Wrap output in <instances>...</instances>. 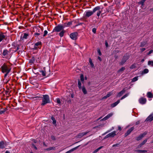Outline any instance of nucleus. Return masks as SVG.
<instances>
[{
	"mask_svg": "<svg viewBox=\"0 0 153 153\" xmlns=\"http://www.w3.org/2000/svg\"><path fill=\"white\" fill-rule=\"evenodd\" d=\"M100 7L99 6H97L94 7L93 10H88L85 12V17L88 18L92 15L93 13L96 11L97 12V15L98 17H99L102 12V10H100Z\"/></svg>",
	"mask_w": 153,
	"mask_h": 153,
	"instance_id": "nucleus-1",
	"label": "nucleus"
},
{
	"mask_svg": "<svg viewBox=\"0 0 153 153\" xmlns=\"http://www.w3.org/2000/svg\"><path fill=\"white\" fill-rule=\"evenodd\" d=\"M0 69L3 73H5V74H4V78H6L7 74L10 71L11 68L10 66L4 63L1 66Z\"/></svg>",
	"mask_w": 153,
	"mask_h": 153,
	"instance_id": "nucleus-2",
	"label": "nucleus"
},
{
	"mask_svg": "<svg viewBox=\"0 0 153 153\" xmlns=\"http://www.w3.org/2000/svg\"><path fill=\"white\" fill-rule=\"evenodd\" d=\"M50 102L49 96L48 95H43L41 105L44 106L47 103Z\"/></svg>",
	"mask_w": 153,
	"mask_h": 153,
	"instance_id": "nucleus-3",
	"label": "nucleus"
},
{
	"mask_svg": "<svg viewBox=\"0 0 153 153\" xmlns=\"http://www.w3.org/2000/svg\"><path fill=\"white\" fill-rule=\"evenodd\" d=\"M64 27L60 25H58L56 26L53 30V31L59 32L61 31L62 30H63Z\"/></svg>",
	"mask_w": 153,
	"mask_h": 153,
	"instance_id": "nucleus-4",
	"label": "nucleus"
},
{
	"mask_svg": "<svg viewBox=\"0 0 153 153\" xmlns=\"http://www.w3.org/2000/svg\"><path fill=\"white\" fill-rule=\"evenodd\" d=\"M78 33L77 32H74L71 33L70 35V38L73 40H76L77 39Z\"/></svg>",
	"mask_w": 153,
	"mask_h": 153,
	"instance_id": "nucleus-5",
	"label": "nucleus"
},
{
	"mask_svg": "<svg viewBox=\"0 0 153 153\" xmlns=\"http://www.w3.org/2000/svg\"><path fill=\"white\" fill-rule=\"evenodd\" d=\"M128 56H123L121 62H120V64L122 65L124 64L126 62V60L128 59Z\"/></svg>",
	"mask_w": 153,
	"mask_h": 153,
	"instance_id": "nucleus-6",
	"label": "nucleus"
},
{
	"mask_svg": "<svg viewBox=\"0 0 153 153\" xmlns=\"http://www.w3.org/2000/svg\"><path fill=\"white\" fill-rule=\"evenodd\" d=\"M139 103L141 104H145L146 102V98L142 97H141L139 100Z\"/></svg>",
	"mask_w": 153,
	"mask_h": 153,
	"instance_id": "nucleus-7",
	"label": "nucleus"
},
{
	"mask_svg": "<svg viewBox=\"0 0 153 153\" xmlns=\"http://www.w3.org/2000/svg\"><path fill=\"white\" fill-rule=\"evenodd\" d=\"M7 39L6 36L4 33H0V42L4 39Z\"/></svg>",
	"mask_w": 153,
	"mask_h": 153,
	"instance_id": "nucleus-8",
	"label": "nucleus"
},
{
	"mask_svg": "<svg viewBox=\"0 0 153 153\" xmlns=\"http://www.w3.org/2000/svg\"><path fill=\"white\" fill-rule=\"evenodd\" d=\"M153 120V114H150L146 119L145 121L151 122Z\"/></svg>",
	"mask_w": 153,
	"mask_h": 153,
	"instance_id": "nucleus-9",
	"label": "nucleus"
},
{
	"mask_svg": "<svg viewBox=\"0 0 153 153\" xmlns=\"http://www.w3.org/2000/svg\"><path fill=\"white\" fill-rule=\"evenodd\" d=\"M146 133H144L143 134H141L139 136L137 137L136 138V140L137 141H139L141 140L143 137L146 134Z\"/></svg>",
	"mask_w": 153,
	"mask_h": 153,
	"instance_id": "nucleus-10",
	"label": "nucleus"
},
{
	"mask_svg": "<svg viewBox=\"0 0 153 153\" xmlns=\"http://www.w3.org/2000/svg\"><path fill=\"white\" fill-rule=\"evenodd\" d=\"M113 115V114L112 113H110L108 114L107 116L105 117L104 118L102 119L101 120H105L108 119L109 118L111 117Z\"/></svg>",
	"mask_w": 153,
	"mask_h": 153,
	"instance_id": "nucleus-11",
	"label": "nucleus"
},
{
	"mask_svg": "<svg viewBox=\"0 0 153 153\" xmlns=\"http://www.w3.org/2000/svg\"><path fill=\"white\" fill-rule=\"evenodd\" d=\"M134 129V127H132L128 130L127 132L125 133V137L130 134L131 132Z\"/></svg>",
	"mask_w": 153,
	"mask_h": 153,
	"instance_id": "nucleus-12",
	"label": "nucleus"
},
{
	"mask_svg": "<svg viewBox=\"0 0 153 153\" xmlns=\"http://www.w3.org/2000/svg\"><path fill=\"white\" fill-rule=\"evenodd\" d=\"M42 45V43L40 42H37V43H35V44L34 45V48L35 49H37L38 48H39V47H37V46H38L39 45Z\"/></svg>",
	"mask_w": 153,
	"mask_h": 153,
	"instance_id": "nucleus-13",
	"label": "nucleus"
},
{
	"mask_svg": "<svg viewBox=\"0 0 153 153\" xmlns=\"http://www.w3.org/2000/svg\"><path fill=\"white\" fill-rule=\"evenodd\" d=\"M126 91V90L123 89L122 91L120 92L117 95V97H120Z\"/></svg>",
	"mask_w": 153,
	"mask_h": 153,
	"instance_id": "nucleus-14",
	"label": "nucleus"
},
{
	"mask_svg": "<svg viewBox=\"0 0 153 153\" xmlns=\"http://www.w3.org/2000/svg\"><path fill=\"white\" fill-rule=\"evenodd\" d=\"M120 102V100H118L117 102L111 104V108H114Z\"/></svg>",
	"mask_w": 153,
	"mask_h": 153,
	"instance_id": "nucleus-15",
	"label": "nucleus"
},
{
	"mask_svg": "<svg viewBox=\"0 0 153 153\" xmlns=\"http://www.w3.org/2000/svg\"><path fill=\"white\" fill-rule=\"evenodd\" d=\"M5 144L3 141L0 142V148L3 149L5 148Z\"/></svg>",
	"mask_w": 153,
	"mask_h": 153,
	"instance_id": "nucleus-16",
	"label": "nucleus"
},
{
	"mask_svg": "<svg viewBox=\"0 0 153 153\" xmlns=\"http://www.w3.org/2000/svg\"><path fill=\"white\" fill-rule=\"evenodd\" d=\"M79 146H76L75 148H74L71 149L69 150V151L66 152L65 153H70L71 152H72L74 151L75 150H76V149H77Z\"/></svg>",
	"mask_w": 153,
	"mask_h": 153,
	"instance_id": "nucleus-17",
	"label": "nucleus"
},
{
	"mask_svg": "<svg viewBox=\"0 0 153 153\" xmlns=\"http://www.w3.org/2000/svg\"><path fill=\"white\" fill-rule=\"evenodd\" d=\"M147 96L149 98H152L153 97V94L150 92H149L147 93Z\"/></svg>",
	"mask_w": 153,
	"mask_h": 153,
	"instance_id": "nucleus-18",
	"label": "nucleus"
},
{
	"mask_svg": "<svg viewBox=\"0 0 153 153\" xmlns=\"http://www.w3.org/2000/svg\"><path fill=\"white\" fill-rule=\"evenodd\" d=\"M40 33L36 32L34 33V36L35 37H38L40 35L42 34V30H40Z\"/></svg>",
	"mask_w": 153,
	"mask_h": 153,
	"instance_id": "nucleus-19",
	"label": "nucleus"
},
{
	"mask_svg": "<svg viewBox=\"0 0 153 153\" xmlns=\"http://www.w3.org/2000/svg\"><path fill=\"white\" fill-rule=\"evenodd\" d=\"M8 53V52L7 50H4L2 53V55L4 56H7Z\"/></svg>",
	"mask_w": 153,
	"mask_h": 153,
	"instance_id": "nucleus-20",
	"label": "nucleus"
},
{
	"mask_svg": "<svg viewBox=\"0 0 153 153\" xmlns=\"http://www.w3.org/2000/svg\"><path fill=\"white\" fill-rule=\"evenodd\" d=\"M51 119L53 121V123L54 125L55 126H56V120L54 117H51Z\"/></svg>",
	"mask_w": 153,
	"mask_h": 153,
	"instance_id": "nucleus-21",
	"label": "nucleus"
},
{
	"mask_svg": "<svg viewBox=\"0 0 153 153\" xmlns=\"http://www.w3.org/2000/svg\"><path fill=\"white\" fill-rule=\"evenodd\" d=\"M81 89H82V91L84 94H87V91L84 85L82 86V88Z\"/></svg>",
	"mask_w": 153,
	"mask_h": 153,
	"instance_id": "nucleus-22",
	"label": "nucleus"
},
{
	"mask_svg": "<svg viewBox=\"0 0 153 153\" xmlns=\"http://www.w3.org/2000/svg\"><path fill=\"white\" fill-rule=\"evenodd\" d=\"M116 131H114L109 133L110 137H113L114 136H115L116 135Z\"/></svg>",
	"mask_w": 153,
	"mask_h": 153,
	"instance_id": "nucleus-23",
	"label": "nucleus"
},
{
	"mask_svg": "<svg viewBox=\"0 0 153 153\" xmlns=\"http://www.w3.org/2000/svg\"><path fill=\"white\" fill-rule=\"evenodd\" d=\"M149 71V70L148 69L145 68L142 71L141 74H144L147 73H148Z\"/></svg>",
	"mask_w": 153,
	"mask_h": 153,
	"instance_id": "nucleus-24",
	"label": "nucleus"
},
{
	"mask_svg": "<svg viewBox=\"0 0 153 153\" xmlns=\"http://www.w3.org/2000/svg\"><path fill=\"white\" fill-rule=\"evenodd\" d=\"M65 32V31L64 30H63L59 33V36L61 37L63 36L64 35V33Z\"/></svg>",
	"mask_w": 153,
	"mask_h": 153,
	"instance_id": "nucleus-25",
	"label": "nucleus"
},
{
	"mask_svg": "<svg viewBox=\"0 0 153 153\" xmlns=\"http://www.w3.org/2000/svg\"><path fill=\"white\" fill-rule=\"evenodd\" d=\"M136 151L138 152L139 153H145L147 152V151L146 150H138Z\"/></svg>",
	"mask_w": 153,
	"mask_h": 153,
	"instance_id": "nucleus-26",
	"label": "nucleus"
},
{
	"mask_svg": "<svg viewBox=\"0 0 153 153\" xmlns=\"http://www.w3.org/2000/svg\"><path fill=\"white\" fill-rule=\"evenodd\" d=\"M55 149H56V148L55 147H51L48 148L47 149H46V150L47 151H49L52 150H55Z\"/></svg>",
	"mask_w": 153,
	"mask_h": 153,
	"instance_id": "nucleus-27",
	"label": "nucleus"
},
{
	"mask_svg": "<svg viewBox=\"0 0 153 153\" xmlns=\"http://www.w3.org/2000/svg\"><path fill=\"white\" fill-rule=\"evenodd\" d=\"M78 87L80 89L82 88L81 83L80 80L79 79L78 80Z\"/></svg>",
	"mask_w": 153,
	"mask_h": 153,
	"instance_id": "nucleus-28",
	"label": "nucleus"
},
{
	"mask_svg": "<svg viewBox=\"0 0 153 153\" xmlns=\"http://www.w3.org/2000/svg\"><path fill=\"white\" fill-rule=\"evenodd\" d=\"M89 62L90 63V65H91V67L92 68H93L94 67V65L92 62L91 59L90 58L89 59Z\"/></svg>",
	"mask_w": 153,
	"mask_h": 153,
	"instance_id": "nucleus-29",
	"label": "nucleus"
},
{
	"mask_svg": "<svg viewBox=\"0 0 153 153\" xmlns=\"http://www.w3.org/2000/svg\"><path fill=\"white\" fill-rule=\"evenodd\" d=\"M29 35L28 33H24V35L23 36V39H26L27 38V37Z\"/></svg>",
	"mask_w": 153,
	"mask_h": 153,
	"instance_id": "nucleus-30",
	"label": "nucleus"
},
{
	"mask_svg": "<svg viewBox=\"0 0 153 153\" xmlns=\"http://www.w3.org/2000/svg\"><path fill=\"white\" fill-rule=\"evenodd\" d=\"M40 72L42 73L43 76H45L46 75V71L45 70L41 71Z\"/></svg>",
	"mask_w": 153,
	"mask_h": 153,
	"instance_id": "nucleus-31",
	"label": "nucleus"
},
{
	"mask_svg": "<svg viewBox=\"0 0 153 153\" xmlns=\"http://www.w3.org/2000/svg\"><path fill=\"white\" fill-rule=\"evenodd\" d=\"M148 65H149L153 66V61H149L148 62Z\"/></svg>",
	"mask_w": 153,
	"mask_h": 153,
	"instance_id": "nucleus-32",
	"label": "nucleus"
},
{
	"mask_svg": "<svg viewBox=\"0 0 153 153\" xmlns=\"http://www.w3.org/2000/svg\"><path fill=\"white\" fill-rule=\"evenodd\" d=\"M72 24V22H68L67 23H65V26H68L71 25Z\"/></svg>",
	"mask_w": 153,
	"mask_h": 153,
	"instance_id": "nucleus-33",
	"label": "nucleus"
},
{
	"mask_svg": "<svg viewBox=\"0 0 153 153\" xmlns=\"http://www.w3.org/2000/svg\"><path fill=\"white\" fill-rule=\"evenodd\" d=\"M83 136V134L82 132L79 133L78 136V138H81Z\"/></svg>",
	"mask_w": 153,
	"mask_h": 153,
	"instance_id": "nucleus-34",
	"label": "nucleus"
},
{
	"mask_svg": "<svg viewBox=\"0 0 153 153\" xmlns=\"http://www.w3.org/2000/svg\"><path fill=\"white\" fill-rule=\"evenodd\" d=\"M125 68L124 67H122L120 69V70L118 71V72H120L123 71H124L125 70Z\"/></svg>",
	"mask_w": 153,
	"mask_h": 153,
	"instance_id": "nucleus-35",
	"label": "nucleus"
},
{
	"mask_svg": "<svg viewBox=\"0 0 153 153\" xmlns=\"http://www.w3.org/2000/svg\"><path fill=\"white\" fill-rule=\"evenodd\" d=\"M138 79V77H135L133 78L132 79V82H134L137 81Z\"/></svg>",
	"mask_w": 153,
	"mask_h": 153,
	"instance_id": "nucleus-36",
	"label": "nucleus"
},
{
	"mask_svg": "<svg viewBox=\"0 0 153 153\" xmlns=\"http://www.w3.org/2000/svg\"><path fill=\"white\" fill-rule=\"evenodd\" d=\"M136 67V64H134L132 65L130 67V69H132L135 68Z\"/></svg>",
	"mask_w": 153,
	"mask_h": 153,
	"instance_id": "nucleus-37",
	"label": "nucleus"
},
{
	"mask_svg": "<svg viewBox=\"0 0 153 153\" xmlns=\"http://www.w3.org/2000/svg\"><path fill=\"white\" fill-rule=\"evenodd\" d=\"M80 79L82 82H83L84 80V76L83 74H81L80 75Z\"/></svg>",
	"mask_w": 153,
	"mask_h": 153,
	"instance_id": "nucleus-38",
	"label": "nucleus"
},
{
	"mask_svg": "<svg viewBox=\"0 0 153 153\" xmlns=\"http://www.w3.org/2000/svg\"><path fill=\"white\" fill-rule=\"evenodd\" d=\"M48 32L47 30H45V31L44 32V34L43 35V37L45 36H46V35H47V34H48Z\"/></svg>",
	"mask_w": 153,
	"mask_h": 153,
	"instance_id": "nucleus-39",
	"label": "nucleus"
},
{
	"mask_svg": "<svg viewBox=\"0 0 153 153\" xmlns=\"http://www.w3.org/2000/svg\"><path fill=\"white\" fill-rule=\"evenodd\" d=\"M112 93H111V92H110L109 93H108L106 96L108 97L112 95Z\"/></svg>",
	"mask_w": 153,
	"mask_h": 153,
	"instance_id": "nucleus-40",
	"label": "nucleus"
},
{
	"mask_svg": "<svg viewBox=\"0 0 153 153\" xmlns=\"http://www.w3.org/2000/svg\"><path fill=\"white\" fill-rule=\"evenodd\" d=\"M56 102L58 104H60L61 103L60 100L59 98H57L56 100Z\"/></svg>",
	"mask_w": 153,
	"mask_h": 153,
	"instance_id": "nucleus-41",
	"label": "nucleus"
},
{
	"mask_svg": "<svg viewBox=\"0 0 153 153\" xmlns=\"http://www.w3.org/2000/svg\"><path fill=\"white\" fill-rule=\"evenodd\" d=\"M6 109H4L3 110L1 111H0V114H1L4 113L6 111Z\"/></svg>",
	"mask_w": 153,
	"mask_h": 153,
	"instance_id": "nucleus-42",
	"label": "nucleus"
},
{
	"mask_svg": "<svg viewBox=\"0 0 153 153\" xmlns=\"http://www.w3.org/2000/svg\"><path fill=\"white\" fill-rule=\"evenodd\" d=\"M147 141V140L146 139V140H144V141H143V142L141 143L143 145Z\"/></svg>",
	"mask_w": 153,
	"mask_h": 153,
	"instance_id": "nucleus-43",
	"label": "nucleus"
},
{
	"mask_svg": "<svg viewBox=\"0 0 153 153\" xmlns=\"http://www.w3.org/2000/svg\"><path fill=\"white\" fill-rule=\"evenodd\" d=\"M92 30L93 32L94 33H96V29L95 28H93Z\"/></svg>",
	"mask_w": 153,
	"mask_h": 153,
	"instance_id": "nucleus-44",
	"label": "nucleus"
},
{
	"mask_svg": "<svg viewBox=\"0 0 153 153\" xmlns=\"http://www.w3.org/2000/svg\"><path fill=\"white\" fill-rule=\"evenodd\" d=\"M32 146L33 148H34L36 150L37 149V148L36 147V146L33 144L32 145Z\"/></svg>",
	"mask_w": 153,
	"mask_h": 153,
	"instance_id": "nucleus-45",
	"label": "nucleus"
},
{
	"mask_svg": "<svg viewBox=\"0 0 153 153\" xmlns=\"http://www.w3.org/2000/svg\"><path fill=\"white\" fill-rule=\"evenodd\" d=\"M51 138L53 140H56L55 137L53 135L51 136Z\"/></svg>",
	"mask_w": 153,
	"mask_h": 153,
	"instance_id": "nucleus-46",
	"label": "nucleus"
},
{
	"mask_svg": "<svg viewBox=\"0 0 153 153\" xmlns=\"http://www.w3.org/2000/svg\"><path fill=\"white\" fill-rule=\"evenodd\" d=\"M97 52L100 56L101 55V53L100 49H98L97 50Z\"/></svg>",
	"mask_w": 153,
	"mask_h": 153,
	"instance_id": "nucleus-47",
	"label": "nucleus"
},
{
	"mask_svg": "<svg viewBox=\"0 0 153 153\" xmlns=\"http://www.w3.org/2000/svg\"><path fill=\"white\" fill-rule=\"evenodd\" d=\"M146 50V49L145 48H141L140 49V51H141V52H143V51H144L145 50Z\"/></svg>",
	"mask_w": 153,
	"mask_h": 153,
	"instance_id": "nucleus-48",
	"label": "nucleus"
},
{
	"mask_svg": "<svg viewBox=\"0 0 153 153\" xmlns=\"http://www.w3.org/2000/svg\"><path fill=\"white\" fill-rule=\"evenodd\" d=\"M119 144H116L113 145L112 146V147H114L115 146H119Z\"/></svg>",
	"mask_w": 153,
	"mask_h": 153,
	"instance_id": "nucleus-49",
	"label": "nucleus"
},
{
	"mask_svg": "<svg viewBox=\"0 0 153 153\" xmlns=\"http://www.w3.org/2000/svg\"><path fill=\"white\" fill-rule=\"evenodd\" d=\"M143 145L141 143L139 145H138V148H140V147H141Z\"/></svg>",
	"mask_w": 153,
	"mask_h": 153,
	"instance_id": "nucleus-50",
	"label": "nucleus"
},
{
	"mask_svg": "<svg viewBox=\"0 0 153 153\" xmlns=\"http://www.w3.org/2000/svg\"><path fill=\"white\" fill-rule=\"evenodd\" d=\"M100 128V126H97L93 128V129H95L96 128Z\"/></svg>",
	"mask_w": 153,
	"mask_h": 153,
	"instance_id": "nucleus-51",
	"label": "nucleus"
},
{
	"mask_svg": "<svg viewBox=\"0 0 153 153\" xmlns=\"http://www.w3.org/2000/svg\"><path fill=\"white\" fill-rule=\"evenodd\" d=\"M99 151V150L98 149H96L93 152L94 153H96V152H97Z\"/></svg>",
	"mask_w": 153,
	"mask_h": 153,
	"instance_id": "nucleus-52",
	"label": "nucleus"
},
{
	"mask_svg": "<svg viewBox=\"0 0 153 153\" xmlns=\"http://www.w3.org/2000/svg\"><path fill=\"white\" fill-rule=\"evenodd\" d=\"M89 132L88 131V132H82L83 133V136Z\"/></svg>",
	"mask_w": 153,
	"mask_h": 153,
	"instance_id": "nucleus-53",
	"label": "nucleus"
},
{
	"mask_svg": "<svg viewBox=\"0 0 153 153\" xmlns=\"http://www.w3.org/2000/svg\"><path fill=\"white\" fill-rule=\"evenodd\" d=\"M153 52V50H151L148 53V55H149L150 54H151L152 53V52Z\"/></svg>",
	"mask_w": 153,
	"mask_h": 153,
	"instance_id": "nucleus-54",
	"label": "nucleus"
},
{
	"mask_svg": "<svg viewBox=\"0 0 153 153\" xmlns=\"http://www.w3.org/2000/svg\"><path fill=\"white\" fill-rule=\"evenodd\" d=\"M140 123V121H138L137 122H136L135 123V124L136 125H138V124H139Z\"/></svg>",
	"mask_w": 153,
	"mask_h": 153,
	"instance_id": "nucleus-55",
	"label": "nucleus"
},
{
	"mask_svg": "<svg viewBox=\"0 0 153 153\" xmlns=\"http://www.w3.org/2000/svg\"><path fill=\"white\" fill-rule=\"evenodd\" d=\"M110 137V135H109V134H108L105 136V138H108V137Z\"/></svg>",
	"mask_w": 153,
	"mask_h": 153,
	"instance_id": "nucleus-56",
	"label": "nucleus"
},
{
	"mask_svg": "<svg viewBox=\"0 0 153 153\" xmlns=\"http://www.w3.org/2000/svg\"><path fill=\"white\" fill-rule=\"evenodd\" d=\"M146 0H142V1H141V4H143L144 2L146 1Z\"/></svg>",
	"mask_w": 153,
	"mask_h": 153,
	"instance_id": "nucleus-57",
	"label": "nucleus"
},
{
	"mask_svg": "<svg viewBox=\"0 0 153 153\" xmlns=\"http://www.w3.org/2000/svg\"><path fill=\"white\" fill-rule=\"evenodd\" d=\"M107 98H108V97H107V96H105L102 97V99H105Z\"/></svg>",
	"mask_w": 153,
	"mask_h": 153,
	"instance_id": "nucleus-58",
	"label": "nucleus"
},
{
	"mask_svg": "<svg viewBox=\"0 0 153 153\" xmlns=\"http://www.w3.org/2000/svg\"><path fill=\"white\" fill-rule=\"evenodd\" d=\"M98 59L100 61H102L101 58L100 57V56H98Z\"/></svg>",
	"mask_w": 153,
	"mask_h": 153,
	"instance_id": "nucleus-59",
	"label": "nucleus"
},
{
	"mask_svg": "<svg viewBox=\"0 0 153 153\" xmlns=\"http://www.w3.org/2000/svg\"><path fill=\"white\" fill-rule=\"evenodd\" d=\"M128 95V94H126L124 95L123 96L124 98H125L126 97H127Z\"/></svg>",
	"mask_w": 153,
	"mask_h": 153,
	"instance_id": "nucleus-60",
	"label": "nucleus"
},
{
	"mask_svg": "<svg viewBox=\"0 0 153 153\" xmlns=\"http://www.w3.org/2000/svg\"><path fill=\"white\" fill-rule=\"evenodd\" d=\"M128 95V94H126L124 95L123 96L124 98H125L126 97H127Z\"/></svg>",
	"mask_w": 153,
	"mask_h": 153,
	"instance_id": "nucleus-61",
	"label": "nucleus"
},
{
	"mask_svg": "<svg viewBox=\"0 0 153 153\" xmlns=\"http://www.w3.org/2000/svg\"><path fill=\"white\" fill-rule=\"evenodd\" d=\"M128 95V94H126L124 95L123 96L124 98H125L126 97H127Z\"/></svg>",
	"mask_w": 153,
	"mask_h": 153,
	"instance_id": "nucleus-62",
	"label": "nucleus"
},
{
	"mask_svg": "<svg viewBox=\"0 0 153 153\" xmlns=\"http://www.w3.org/2000/svg\"><path fill=\"white\" fill-rule=\"evenodd\" d=\"M118 129L120 131L121 130V127H120V126H118Z\"/></svg>",
	"mask_w": 153,
	"mask_h": 153,
	"instance_id": "nucleus-63",
	"label": "nucleus"
},
{
	"mask_svg": "<svg viewBox=\"0 0 153 153\" xmlns=\"http://www.w3.org/2000/svg\"><path fill=\"white\" fill-rule=\"evenodd\" d=\"M102 147H103L102 146H101L100 147H99L98 149H99V150L100 149H102Z\"/></svg>",
	"mask_w": 153,
	"mask_h": 153,
	"instance_id": "nucleus-64",
	"label": "nucleus"
}]
</instances>
